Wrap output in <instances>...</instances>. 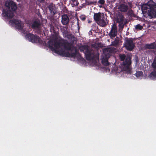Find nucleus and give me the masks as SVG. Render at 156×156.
<instances>
[{
  "label": "nucleus",
  "mask_w": 156,
  "mask_h": 156,
  "mask_svg": "<svg viewBox=\"0 0 156 156\" xmlns=\"http://www.w3.org/2000/svg\"><path fill=\"white\" fill-rule=\"evenodd\" d=\"M145 47L146 48L149 49H156V44L155 42L149 44H147L145 45Z\"/></svg>",
  "instance_id": "17"
},
{
  "label": "nucleus",
  "mask_w": 156,
  "mask_h": 156,
  "mask_svg": "<svg viewBox=\"0 0 156 156\" xmlns=\"http://www.w3.org/2000/svg\"><path fill=\"white\" fill-rule=\"evenodd\" d=\"M30 26L31 27L34 29L38 28L40 26V22L38 20L35 21Z\"/></svg>",
  "instance_id": "16"
},
{
  "label": "nucleus",
  "mask_w": 156,
  "mask_h": 156,
  "mask_svg": "<svg viewBox=\"0 0 156 156\" xmlns=\"http://www.w3.org/2000/svg\"><path fill=\"white\" fill-rule=\"evenodd\" d=\"M114 51V49L113 48H106L103 50V55L105 56V58H108L111 54Z\"/></svg>",
  "instance_id": "11"
},
{
  "label": "nucleus",
  "mask_w": 156,
  "mask_h": 156,
  "mask_svg": "<svg viewBox=\"0 0 156 156\" xmlns=\"http://www.w3.org/2000/svg\"><path fill=\"white\" fill-rule=\"evenodd\" d=\"M75 52H76L75 53H72V54H73V55H75L74 56H73V57H75L76 56V55H77V52H76V51H75Z\"/></svg>",
  "instance_id": "27"
},
{
  "label": "nucleus",
  "mask_w": 156,
  "mask_h": 156,
  "mask_svg": "<svg viewBox=\"0 0 156 156\" xmlns=\"http://www.w3.org/2000/svg\"><path fill=\"white\" fill-rule=\"evenodd\" d=\"M69 19L66 15H64L62 16L61 22L63 25H66L68 23Z\"/></svg>",
  "instance_id": "15"
},
{
  "label": "nucleus",
  "mask_w": 156,
  "mask_h": 156,
  "mask_svg": "<svg viewBox=\"0 0 156 156\" xmlns=\"http://www.w3.org/2000/svg\"><path fill=\"white\" fill-rule=\"evenodd\" d=\"M144 14L147 13L151 17H156V3L152 0H150L147 4H143L141 6Z\"/></svg>",
  "instance_id": "2"
},
{
  "label": "nucleus",
  "mask_w": 156,
  "mask_h": 156,
  "mask_svg": "<svg viewBox=\"0 0 156 156\" xmlns=\"http://www.w3.org/2000/svg\"><path fill=\"white\" fill-rule=\"evenodd\" d=\"M70 3L72 5L73 7L78 5V3L77 2V0H71L70 1Z\"/></svg>",
  "instance_id": "20"
},
{
  "label": "nucleus",
  "mask_w": 156,
  "mask_h": 156,
  "mask_svg": "<svg viewBox=\"0 0 156 156\" xmlns=\"http://www.w3.org/2000/svg\"><path fill=\"white\" fill-rule=\"evenodd\" d=\"M118 43V41L116 40H115L113 42H112V44L113 46H115L116 45H117V44Z\"/></svg>",
  "instance_id": "25"
},
{
  "label": "nucleus",
  "mask_w": 156,
  "mask_h": 156,
  "mask_svg": "<svg viewBox=\"0 0 156 156\" xmlns=\"http://www.w3.org/2000/svg\"><path fill=\"white\" fill-rule=\"evenodd\" d=\"M116 20L117 22L119 23L120 25H124L125 24L123 16L121 14H119L118 15Z\"/></svg>",
  "instance_id": "12"
},
{
  "label": "nucleus",
  "mask_w": 156,
  "mask_h": 156,
  "mask_svg": "<svg viewBox=\"0 0 156 156\" xmlns=\"http://www.w3.org/2000/svg\"><path fill=\"white\" fill-rule=\"evenodd\" d=\"M131 64V58L128 56L126 58V61L123 62L121 66V70L125 71L127 74H131L132 71V68L130 66Z\"/></svg>",
  "instance_id": "5"
},
{
  "label": "nucleus",
  "mask_w": 156,
  "mask_h": 156,
  "mask_svg": "<svg viewBox=\"0 0 156 156\" xmlns=\"http://www.w3.org/2000/svg\"><path fill=\"white\" fill-rule=\"evenodd\" d=\"M117 34V30L116 26L115 24H113L111 30L108 35L111 38H112L116 36Z\"/></svg>",
  "instance_id": "10"
},
{
  "label": "nucleus",
  "mask_w": 156,
  "mask_h": 156,
  "mask_svg": "<svg viewBox=\"0 0 156 156\" xmlns=\"http://www.w3.org/2000/svg\"><path fill=\"white\" fill-rule=\"evenodd\" d=\"M10 23L11 24L15 26L23 34L27 33V31L23 29L24 23L20 20L17 19H12L10 20Z\"/></svg>",
  "instance_id": "6"
},
{
  "label": "nucleus",
  "mask_w": 156,
  "mask_h": 156,
  "mask_svg": "<svg viewBox=\"0 0 156 156\" xmlns=\"http://www.w3.org/2000/svg\"><path fill=\"white\" fill-rule=\"evenodd\" d=\"M91 22V21L89 20V21H88V23H90Z\"/></svg>",
  "instance_id": "29"
},
{
  "label": "nucleus",
  "mask_w": 156,
  "mask_h": 156,
  "mask_svg": "<svg viewBox=\"0 0 156 156\" xmlns=\"http://www.w3.org/2000/svg\"><path fill=\"white\" fill-rule=\"evenodd\" d=\"M135 75L136 77H139L142 76L143 73L141 71H137L135 74Z\"/></svg>",
  "instance_id": "21"
},
{
  "label": "nucleus",
  "mask_w": 156,
  "mask_h": 156,
  "mask_svg": "<svg viewBox=\"0 0 156 156\" xmlns=\"http://www.w3.org/2000/svg\"><path fill=\"white\" fill-rule=\"evenodd\" d=\"M94 18L96 22L101 27L105 26L108 23L106 18L105 17L103 13L100 12L94 13Z\"/></svg>",
  "instance_id": "4"
},
{
  "label": "nucleus",
  "mask_w": 156,
  "mask_h": 156,
  "mask_svg": "<svg viewBox=\"0 0 156 156\" xmlns=\"http://www.w3.org/2000/svg\"><path fill=\"white\" fill-rule=\"evenodd\" d=\"M105 2V1L104 0H99L98 1V3L101 4H103Z\"/></svg>",
  "instance_id": "26"
},
{
  "label": "nucleus",
  "mask_w": 156,
  "mask_h": 156,
  "mask_svg": "<svg viewBox=\"0 0 156 156\" xmlns=\"http://www.w3.org/2000/svg\"><path fill=\"white\" fill-rule=\"evenodd\" d=\"M86 18L84 16L81 17V19L83 20H84Z\"/></svg>",
  "instance_id": "28"
},
{
  "label": "nucleus",
  "mask_w": 156,
  "mask_h": 156,
  "mask_svg": "<svg viewBox=\"0 0 156 156\" xmlns=\"http://www.w3.org/2000/svg\"><path fill=\"white\" fill-rule=\"evenodd\" d=\"M48 46L52 51L60 55L66 57L75 55L70 54L73 45L58 36L53 37L48 42Z\"/></svg>",
  "instance_id": "1"
},
{
  "label": "nucleus",
  "mask_w": 156,
  "mask_h": 156,
  "mask_svg": "<svg viewBox=\"0 0 156 156\" xmlns=\"http://www.w3.org/2000/svg\"><path fill=\"white\" fill-rule=\"evenodd\" d=\"M40 2L43 1L44 0H39Z\"/></svg>",
  "instance_id": "30"
},
{
  "label": "nucleus",
  "mask_w": 156,
  "mask_h": 156,
  "mask_svg": "<svg viewBox=\"0 0 156 156\" xmlns=\"http://www.w3.org/2000/svg\"><path fill=\"white\" fill-rule=\"evenodd\" d=\"M119 57L121 61L124 60L125 58V55L124 54L120 55Z\"/></svg>",
  "instance_id": "24"
},
{
  "label": "nucleus",
  "mask_w": 156,
  "mask_h": 156,
  "mask_svg": "<svg viewBox=\"0 0 156 156\" xmlns=\"http://www.w3.org/2000/svg\"><path fill=\"white\" fill-rule=\"evenodd\" d=\"M79 49L81 51L84 53L87 60H90L94 58V51H90L87 47L82 46Z\"/></svg>",
  "instance_id": "7"
},
{
  "label": "nucleus",
  "mask_w": 156,
  "mask_h": 156,
  "mask_svg": "<svg viewBox=\"0 0 156 156\" xmlns=\"http://www.w3.org/2000/svg\"><path fill=\"white\" fill-rule=\"evenodd\" d=\"M149 78L153 80L156 78V71H154L151 72L149 76Z\"/></svg>",
  "instance_id": "18"
},
{
  "label": "nucleus",
  "mask_w": 156,
  "mask_h": 156,
  "mask_svg": "<svg viewBox=\"0 0 156 156\" xmlns=\"http://www.w3.org/2000/svg\"><path fill=\"white\" fill-rule=\"evenodd\" d=\"M50 11L52 15H53L56 12V9L55 5L52 3L50 4L48 6Z\"/></svg>",
  "instance_id": "14"
},
{
  "label": "nucleus",
  "mask_w": 156,
  "mask_h": 156,
  "mask_svg": "<svg viewBox=\"0 0 156 156\" xmlns=\"http://www.w3.org/2000/svg\"><path fill=\"white\" fill-rule=\"evenodd\" d=\"M152 66L153 68L156 69V58H155L152 64Z\"/></svg>",
  "instance_id": "23"
},
{
  "label": "nucleus",
  "mask_w": 156,
  "mask_h": 156,
  "mask_svg": "<svg viewBox=\"0 0 156 156\" xmlns=\"http://www.w3.org/2000/svg\"><path fill=\"white\" fill-rule=\"evenodd\" d=\"M100 7H101V6H100Z\"/></svg>",
  "instance_id": "31"
},
{
  "label": "nucleus",
  "mask_w": 156,
  "mask_h": 156,
  "mask_svg": "<svg viewBox=\"0 0 156 156\" xmlns=\"http://www.w3.org/2000/svg\"><path fill=\"white\" fill-rule=\"evenodd\" d=\"M26 37L29 41L33 43H41L42 42L41 40L38 36L30 34H27Z\"/></svg>",
  "instance_id": "8"
},
{
  "label": "nucleus",
  "mask_w": 156,
  "mask_h": 156,
  "mask_svg": "<svg viewBox=\"0 0 156 156\" xmlns=\"http://www.w3.org/2000/svg\"><path fill=\"white\" fill-rule=\"evenodd\" d=\"M125 46L128 50H131L134 48V45L132 40L128 39L126 41Z\"/></svg>",
  "instance_id": "9"
},
{
  "label": "nucleus",
  "mask_w": 156,
  "mask_h": 156,
  "mask_svg": "<svg viewBox=\"0 0 156 156\" xmlns=\"http://www.w3.org/2000/svg\"><path fill=\"white\" fill-rule=\"evenodd\" d=\"M143 28V26L138 24L135 26V28L136 30H141Z\"/></svg>",
  "instance_id": "22"
},
{
  "label": "nucleus",
  "mask_w": 156,
  "mask_h": 156,
  "mask_svg": "<svg viewBox=\"0 0 156 156\" xmlns=\"http://www.w3.org/2000/svg\"><path fill=\"white\" fill-rule=\"evenodd\" d=\"M5 5L9 10H4L2 13L3 16L10 18L13 16V12L11 10H15L17 8L16 3L12 1L8 0L5 2Z\"/></svg>",
  "instance_id": "3"
},
{
  "label": "nucleus",
  "mask_w": 156,
  "mask_h": 156,
  "mask_svg": "<svg viewBox=\"0 0 156 156\" xmlns=\"http://www.w3.org/2000/svg\"><path fill=\"white\" fill-rule=\"evenodd\" d=\"M107 58H102V63L104 65L107 66L109 64L107 60Z\"/></svg>",
  "instance_id": "19"
},
{
  "label": "nucleus",
  "mask_w": 156,
  "mask_h": 156,
  "mask_svg": "<svg viewBox=\"0 0 156 156\" xmlns=\"http://www.w3.org/2000/svg\"><path fill=\"white\" fill-rule=\"evenodd\" d=\"M119 10L122 12H126L128 9V6L124 4H121L118 7Z\"/></svg>",
  "instance_id": "13"
}]
</instances>
